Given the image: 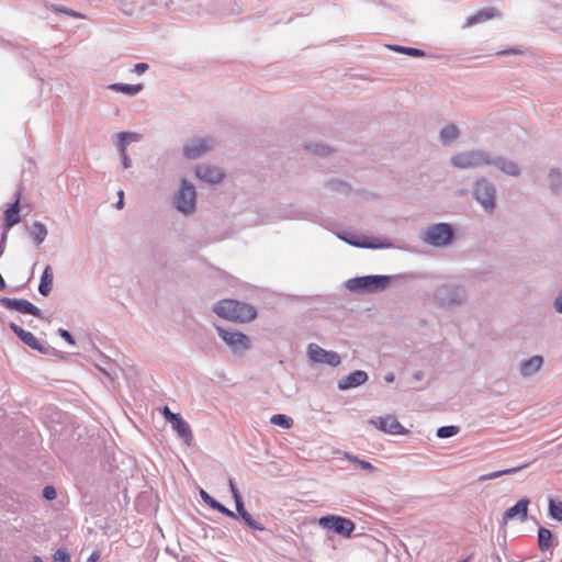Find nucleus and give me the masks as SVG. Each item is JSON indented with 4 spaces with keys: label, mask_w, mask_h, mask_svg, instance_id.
Wrapping results in <instances>:
<instances>
[{
    "label": "nucleus",
    "mask_w": 562,
    "mask_h": 562,
    "mask_svg": "<svg viewBox=\"0 0 562 562\" xmlns=\"http://www.w3.org/2000/svg\"><path fill=\"white\" fill-rule=\"evenodd\" d=\"M166 552L169 553L170 555H172L173 558L178 559V554L171 550L169 547L166 548Z\"/></svg>",
    "instance_id": "69168bd1"
},
{
    "label": "nucleus",
    "mask_w": 562,
    "mask_h": 562,
    "mask_svg": "<svg viewBox=\"0 0 562 562\" xmlns=\"http://www.w3.org/2000/svg\"><path fill=\"white\" fill-rule=\"evenodd\" d=\"M109 89L112 91H115V92H121L126 95L133 97V95H136L137 93H139L144 89V85L143 83L130 85V83L116 82V83L110 85Z\"/></svg>",
    "instance_id": "c85d7f7f"
},
{
    "label": "nucleus",
    "mask_w": 562,
    "mask_h": 562,
    "mask_svg": "<svg viewBox=\"0 0 562 562\" xmlns=\"http://www.w3.org/2000/svg\"><path fill=\"white\" fill-rule=\"evenodd\" d=\"M548 182L551 194L559 195L562 190V172L559 168H551L548 173Z\"/></svg>",
    "instance_id": "cd10ccee"
},
{
    "label": "nucleus",
    "mask_w": 562,
    "mask_h": 562,
    "mask_svg": "<svg viewBox=\"0 0 562 562\" xmlns=\"http://www.w3.org/2000/svg\"><path fill=\"white\" fill-rule=\"evenodd\" d=\"M195 176L207 183L216 184L224 178V172L221 168L210 165H199L195 168Z\"/></svg>",
    "instance_id": "6ab92c4d"
},
{
    "label": "nucleus",
    "mask_w": 562,
    "mask_h": 562,
    "mask_svg": "<svg viewBox=\"0 0 562 562\" xmlns=\"http://www.w3.org/2000/svg\"><path fill=\"white\" fill-rule=\"evenodd\" d=\"M553 306L558 313L562 314V292L555 296Z\"/></svg>",
    "instance_id": "09e8293b"
},
{
    "label": "nucleus",
    "mask_w": 562,
    "mask_h": 562,
    "mask_svg": "<svg viewBox=\"0 0 562 562\" xmlns=\"http://www.w3.org/2000/svg\"><path fill=\"white\" fill-rule=\"evenodd\" d=\"M235 502V506H236V515L237 517L244 513L247 512L246 507H245V503H244V499H243V496L241 497H236V499H234Z\"/></svg>",
    "instance_id": "c03bdc74"
},
{
    "label": "nucleus",
    "mask_w": 562,
    "mask_h": 562,
    "mask_svg": "<svg viewBox=\"0 0 562 562\" xmlns=\"http://www.w3.org/2000/svg\"><path fill=\"white\" fill-rule=\"evenodd\" d=\"M529 504L530 501L527 497L519 499L514 506L505 510L502 524L505 526L509 520L515 518L519 519L520 521L527 520Z\"/></svg>",
    "instance_id": "f3484780"
},
{
    "label": "nucleus",
    "mask_w": 562,
    "mask_h": 562,
    "mask_svg": "<svg viewBox=\"0 0 562 562\" xmlns=\"http://www.w3.org/2000/svg\"><path fill=\"white\" fill-rule=\"evenodd\" d=\"M527 464H524L521 467H517V468H512V469H506V470H502V471H496V472H491L488 474H484L482 476H480V481H486V480H494V479H497L502 475H505V474H514L516 472H518L519 470L526 468Z\"/></svg>",
    "instance_id": "f704fd0d"
},
{
    "label": "nucleus",
    "mask_w": 562,
    "mask_h": 562,
    "mask_svg": "<svg viewBox=\"0 0 562 562\" xmlns=\"http://www.w3.org/2000/svg\"><path fill=\"white\" fill-rule=\"evenodd\" d=\"M460 427L456 425L441 426L437 429V437L441 439L450 438L458 435Z\"/></svg>",
    "instance_id": "c9c22d12"
},
{
    "label": "nucleus",
    "mask_w": 562,
    "mask_h": 562,
    "mask_svg": "<svg viewBox=\"0 0 562 562\" xmlns=\"http://www.w3.org/2000/svg\"><path fill=\"white\" fill-rule=\"evenodd\" d=\"M182 419V416L179 413H172L169 417H167V422L173 426V423L179 422Z\"/></svg>",
    "instance_id": "603ef678"
},
{
    "label": "nucleus",
    "mask_w": 562,
    "mask_h": 562,
    "mask_svg": "<svg viewBox=\"0 0 562 562\" xmlns=\"http://www.w3.org/2000/svg\"><path fill=\"white\" fill-rule=\"evenodd\" d=\"M557 544L555 537L553 532L546 528L540 526L538 528V547L541 552H546L550 549H552Z\"/></svg>",
    "instance_id": "5701e85b"
},
{
    "label": "nucleus",
    "mask_w": 562,
    "mask_h": 562,
    "mask_svg": "<svg viewBox=\"0 0 562 562\" xmlns=\"http://www.w3.org/2000/svg\"><path fill=\"white\" fill-rule=\"evenodd\" d=\"M25 229L36 247L43 244L48 234L47 227L41 222H33L31 225L25 224Z\"/></svg>",
    "instance_id": "4be33fe9"
},
{
    "label": "nucleus",
    "mask_w": 562,
    "mask_h": 562,
    "mask_svg": "<svg viewBox=\"0 0 562 562\" xmlns=\"http://www.w3.org/2000/svg\"><path fill=\"white\" fill-rule=\"evenodd\" d=\"M100 559V552L93 551L86 562H97Z\"/></svg>",
    "instance_id": "6e6d98bb"
},
{
    "label": "nucleus",
    "mask_w": 562,
    "mask_h": 562,
    "mask_svg": "<svg viewBox=\"0 0 562 562\" xmlns=\"http://www.w3.org/2000/svg\"><path fill=\"white\" fill-rule=\"evenodd\" d=\"M213 312L227 321L235 323H248L257 317V310L254 305L234 299L218 301Z\"/></svg>",
    "instance_id": "f03ea898"
},
{
    "label": "nucleus",
    "mask_w": 562,
    "mask_h": 562,
    "mask_svg": "<svg viewBox=\"0 0 562 562\" xmlns=\"http://www.w3.org/2000/svg\"><path fill=\"white\" fill-rule=\"evenodd\" d=\"M58 335L65 339L68 344L70 345H75L76 341H75V338L74 336L71 335V333L67 329H64V328H59L58 329Z\"/></svg>",
    "instance_id": "37998d69"
},
{
    "label": "nucleus",
    "mask_w": 562,
    "mask_h": 562,
    "mask_svg": "<svg viewBox=\"0 0 562 562\" xmlns=\"http://www.w3.org/2000/svg\"><path fill=\"white\" fill-rule=\"evenodd\" d=\"M434 299L440 307L452 308L467 300V290L454 283H442L434 292Z\"/></svg>",
    "instance_id": "20e7f679"
},
{
    "label": "nucleus",
    "mask_w": 562,
    "mask_h": 562,
    "mask_svg": "<svg viewBox=\"0 0 562 562\" xmlns=\"http://www.w3.org/2000/svg\"><path fill=\"white\" fill-rule=\"evenodd\" d=\"M172 429L177 432L178 437L183 440L188 446L193 441L192 430L190 425L182 418L177 423H173L171 426Z\"/></svg>",
    "instance_id": "bb28decb"
},
{
    "label": "nucleus",
    "mask_w": 562,
    "mask_h": 562,
    "mask_svg": "<svg viewBox=\"0 0 562 562\" xmlns=\"http://www.w3.org/2000/svg\"><path fill=\"white\" fill-rule=\"evenodd\" d=\"M346 458L363 471H367L369 473H373L376 471V468L367 460L359 459L358 457L352 456L350 453H346Z\"/></svg>",
    "instance_id": "72a5a7b5"
},
{
    "label": "nucleus",
    "mask_w": 562,
    "mask_h": 562,
    "mask_svg": "<svg viewBox=\"0 0 562 562\" xmlns=\"http://www.w3.org/2000/svg\"><path fill=\"white\" fill-rule=\"evenodd\" d=\"M370 424L374 425L379 430L391 434V435H407L408 429L403 427L401 423L393 415H386L385 417H376L369 420Z\"/></svg>",
    "instance_id": "2eb2a0df"
},
{
    "label": "nucleus",
    "mask_w": 562,
    "mask_h": 562,
    "mask_svg": "<svg viewBox=\"0 0 562 562\" xmlns=\"http://www.w3.org/2000/svg\"><path fill=\"white\" fill-rule=\"evenodd\" d=\"M68 8L60 5V4H52V11L55 13H63L65 14L67 12Z\"/></svg>",
    "instance_id": "5fc2aeb1"
},
{
    "label": "nucleus",
    "mask_w": 562,
    "mask_h": 562,
    "mask_svg": "<svg viewBox=\"0 0 562 562\" xmlns=\"http://www.w3.org/2000/svg\"><path fill=\"white\" fill-rule=\"evenodd\" d=\"M387 47L396 53L405 54L412 57H425L427 55L425 50L415 47L402 45H389Z\"/></svg>",
    "instance_id": "7c9ffc66"
},
{
    "label": "nucleus",
    "mask_w": 562,
    "mask_h": 562,
    "mask_svg": "<svg viewBox=\"0 0 562 562\" xmlns=\"http://www.w3.org/2000/svg\"><path fill=\"white\" fill-rule=\"evenodd\" d=\"M215 328L218 336L224 340V342L231 348L233 352L243 353L250 349L251 341L246 334L217 325Z\"/></svg>",
    "instance_id": "6e6552de"
},
{
    "label": "nucleus",
    "mask_w": 562,
    "mask_h": 562,
    "mask_svg": "<svg viewBox=\"0 0 562 562\" xmlns=\"http://www.w3.org/2000/svg\"><path fill=\"white\" fill-rule=\"evenodd\" d=\"M100 370L110 379V380H114L115 376H116V373L115 371H109V370H105V369H101Z\"/></svg>",
    "instance_id": "bf43d9fd"
},
{
    "label": "nucleus",
    "mask_w": 562,
    "mask_h": 562,
    "mask_svg": "<svg viewBox=\"0 0 562 562\" xmlns=\"http://www.w3.org/2000/svg\"><path fill=\"white\" fill-rule=\"evenodd\" d=\"M238 519H240L248 528L252 530L263 531L266 530L265 526L259 522L258 520L254 519L252 516L246 512L238 516Z\"/></svg>",
    "instance_id": "473e14b6"
},
{
    "label": "nucleus",
    "mask_w": 562,
    "mask_h": 562,
    "mask_svg": "<svg viewBox=\"0 0 562 562\" xmlns=\"http://www.w3.org/2000/svg\"><path fill=\"white\" fill-rule=\"evenodd\" d=\"M42 496L44 499L46 501H53L56 498L57 496V493H56V490L53 485H46L43 490H42Z\"/></svg>",
    "instance_id": "a19ab883"
},
{
    "label": "nucleus",
    "mask_w": 562,
    "mask_h": 562,
    "mask_svg": "<svg viewBox=\"0 0 562 562\" xmlns=\"http://www.w3.org/2000/svg\"><path fill=\"white\" fill-rule=\"evenodd\" d=\"M542 364L543 358L536 355L520 362L519 372L524 378H529L537 373L541 369Z\"/></svg>",
    "instance_id": "412c9836"
},
{
    "label": "nucleus",
    "mask_w": 562,
    "mask_h": 562,
    "mask_svg": "<svg viewBox=\"0 0 562 562\" xmlns=\"http://www.w3.org/2000/svg\"><path fill=\"white\" fill-rule=\"evenodd\" d=\"M149 69V65L147 63H137L134 65L133 72L137 75H143Z\"/></svg>",
    "instance_id": "a18cd8bd"
},
{
    "label": "nucleus",
    "mask_w": 562,
    "mask_h": 562,
    "mask_svg": "<svg viewBox=\"0 0 562 562\" xmlns=\"http://www.w3.org/2000/svg\"><path fill=\"white\" fill-rule=\"evenodd\" d=\"M394 379H395V375H394V373H393V372H389V373H386V374H385V376H384V381H385V382H387V383L393 382V381H394Z\"/></svg>",
    "instance_id": "e2e57ef3"
},
{
    "label": "nucleus",
    "mask_w": 562,
    "mask_h": 562,
    "mask_svg": "<svg viewBox=\"0 0 562 562\" xmlns=\"http://www.w3.org/2000/svg\"><path fill=\"white\" fill-rule=\"evenodd\" d=\"M548 516L557 521H562V502L552 497L549 498Z\"/></svg>",
    "instance_id": "c756f323"
},
{
    "label": "nucleus",
    "mask_w": 562,
    "mask_h": 562,
    "mask_svg": "<svg viewBox=\"0 0 562 562\" xmlns=\"http://www.w3.org/2000/svg\"><path fill=\"white\" fill-rule=\"evenodd\" d=\"M9 327L18 336V338L31 349L36 350L43 355L48 353L49 348L41 344L31 331L23 329L21 326L13 322L9 324Z\"/></svg>",
    "instance_id": "dca6fc26"
},
{
    "label": "nucleus",
    "mask_w": 562,
    "mask_h": 562,
    "mask_svg": "<svg viewBox=\"0 0 562 562\" xmlns=\"http://www.w3.org/2000/svg\"><path fill=\"white\" fill-rule=\"evenodd\" d=\"M5 288H7V283L4 281L2 274L0 273V291L5 290Z\"/></svg>",
    "instance_id": "0e129e2a"
},
{
    "label": "nucleus",
    "mask_w": 562,
    "mask_h": 562,
    "mask_svg": "<svg viewBox=\"0 0 562 562\" xmlns=\"http://www.w3.org/2000/svg\"><path fill=\"white\" fill-rule=\"evenodd\" d=\"M450 164L458 169L493 166L498 171L512 177H518L521 172L520 167L514 160L501 155H493L491 151L481 148L458 153L450 158Z\"/></svg>",
    "instance_id": "f257e3e1"
},
{
    "label": "nucleus",
    "mask_w": 562,
    "mask_h": 562,
    "mask_svg": "<svg viewBox=\"0 0 562 562\" xmlns=\"http://www.w3.org/2000/svg\"><path fill=\"white\" fill-rule=\"evenodd\" d=\"M228 485H229V491H231L234 499H236V497H241V494L239 493L233 479H229Z\"/></svg>",
    "instance_id": "49530a36"
},
{
    "label": "nucleus",
    "mask_w": 562,
    "mask_h": 562,
    "mask_svg": "<svg viewBox=\"0 0 562 562\" xmlns=\"http://www.w3.org/2000/svg\"><path fill=\"white\" fill-rule=\"evenodd\" d=\"M307 357L312 362L325 363L334 368L338 367L341 362V358L336 351L326 350L316 344L308 345Z\"/></svg>",
    "instance_id": "9b49d317"
},
{
    "label": "nucleus",
    "mask_w": 562,
    "mask_h": 562,
    "mask_svg": "<svg viewBox=\"0 0 562 562\" xmlns=\"http://www.w3.org/2000/svg\"><path fill=\"white\" fill-rule=\"evenodd\" d=\"M21 196L22 188L20 187L15 194L12 203L8 205L3 213V232L8 233L14 225L21 222L20 210H21Z\"/></svg>",
    "instance_id": "4468645a"
},
{
    "label": "nucleus",
    "mask_w": 562,
    "mask_h": 562,
    "mask_svg": "<svg viewBox=\"0 0 562 562\" xmlns=\"http://www.w3.org/2000/svg\"><path fill=\"white\" fill-rule=\"evenodd\" d=\"M338 238L345 243L358 247V248H370V249H382L390 248L392 244L390 241H382L380 239H360L357 235L349 232H341L337 234Z\"/></svg>",
    "instance_id": "ddd939ff"
},
{
    "label": "nucleus",
    "mask_w": 562,
    "mask_h": 562,
    "mask_svg": "<svg viewBox=\"0 0 562 562\" xmlns=\"http://www.w3.org/2000/svg\"><path fill=\"white\" fill-rule=\"evenodd\" d=\"M270 423L283 429H289L293 425V419L284 414H274L271 416Z\"/></svg>",
    "instance_id": "2f4dec72"
},
{
    "label": "nucleus",
    "mask_w": 562,
    "mask_h": 562,
    "mask_svg": "<svg viewBox=\"0 0 562 562\" xmlns=\"http://www.w3.org/2000/svg\"><path fill=\"white\" fill-rule=\"evenodd\" d=\"M306 148L318 156H326L330 151L329 148L323 144L307 145Z\"/></svg>",
    "instance_id": "58836bf2"
},
{
    "label": "nucleus",
    "mask_w": 562,
    "mask_h": 562,
    "mask_svg": "<svg viewBox=\"0 0 562 562\" xmlns=\"http://www.w3.org/2000/svg\"><path fill=\"white\" fill-rule=\"evenodd\" d=\"M471 194L485 212L494 213L496 209V188L492 181L485 177L476 178Z\"/></svg>",
    "instance_id": "39448f33"
},
{
    "label": "nucleus",
    "mask_w": 562,
    "mask_h": 562,
    "mask_svg": "<svg viewBox=\"0 0 562 562\" xmlns=\"http://www.w3.org/2000/svg\"><path fill=\"white\" fill-rule=\"evenodd\" d=\"M32 562H44V561H43V559H42L41 557H38V555H34V557L32 558Z\"/></svg>",
    "instance_id": "338daca9"
},
{
    "label": "nucleus",
    "mask_w": 562,
    "mask_h": 562,
    "mask_svg": "<svg viewBox=\"0 0 562 562\" xmlns=\"http://www.w3.org/2000/svg\"><path fill=\"white\" fill-rule=\"evenodd\" d=\"M184 561H190V558L189 557H183L182 562H184Z\"/></svg>",
    "instance_id": "774afa93"
},
{
    "label": "nucleus",
    "mask_w": 562,
    "mask_h": 562,
    "mask_svg": "<svg viewBox=\"0 0 562 562\" xmlns=\"http://www.w3.org/2000/svg\"><path fill=\"white\" fill-rule=\"evenodd\" d=\"M200 496L202 498V501L209 505L212 509L215 508V506H217L218 504V501H216L213 496H211L206 491L204 490H200Z\"/></svg>",
    "instance_id": "ea45409f"
},
{
    "label": "nucleus",
    "mask_w": 562,
    "mask_h": 562,
    "mask_svg": "<svg viewBox=\"0 0 562 562\" xmlns=\"http://www.w3.org/2000/svg\"><path fill=\"white\" fill-rule=\"evenodd\" d=\"M119 201L115 203L117 210H122L124 207V192L120 190L117 192Z\"/></svg>",
    "instance_id": "864d4df0"
},
{
    "label": "nucleus",
    "mask_w": 562,
    "mask_h": 562,
    "mask_svg": "<svg viewBox=\"0 0 562 562\" xmlns=\"http://www.w3.org/2000/svg\"><path fill=\"white\" fill-rule=\"evenodd\" d=\"M498 16H501V12L496 8H493V7L484 8L482 10H479L473 15H470L464 23V27H470L472 25L483 23L485 21H488L494 18H498Z\"/></svg>",
    "instance_id": "aec40b11"
},
{
    "label": "nucleus",
    "mask_w": 562,
    "mask_h": 562,
    "mask_svg": "<svg viewBox=\"0 0 562 562\" xmlns=\"http://www.w3.org/2000/svg\"><path fill=\"white\" fill-rule=\"evenodd\" d=\"M424 375H425V374H424V371H422V370H417V371H415V372H414L413 378H414V380H416V381H420V380H423V379H424Z\"/></svg>",
    "instance_id": "052dcab7"
},
{
    "label": "nucleus",
    "mask_w": 562,
    "mask_h": 562,
    "mask_svg": "<svg viewBox=\"0 0 562 562\" xmlns=\"http://www.w3.org/2000/svg\"><path fill=\"white\" fill-rule=\"evenodd\" d=\"M116 143L115 146L119 153L126 151L128 144L132 142H138L140 139V134L133 132H120L116 134Z\"/></svg>",
    "instance_id": "a878e982"
},
{
    "label": "nucleus",
    "mask_w": 562,
    "mask_h": 562,
    "mask_svg": "<svg viewBox=\"0 0 562 562\" xmlns=\"http://www.w3.org/2000/svg\"><path fill=\"white\" fill-rule=\"evenodd\" d=\"M120 154V158H121V162H122V166L127 169L131 167L132 162H131V159L127 155V151H124V153H119Z\"/></svg>",
    "instance_id": "de8ad7c7"
},
{
    "label": "nucleus",
    "mask_w": 562,
    "mask_h": 562,
    "mask_svg": "<svg viewBox=\"0 0 562 562\" xmlns=\"http://www.w3.org/2000/svg\"><path fill=\"white\" fill-rule=\"evenodd\" d=\"M66 15H70V16H74V18H78V19H82L83 18V14L72 10V9H69L67 10V12L65 13Z\"/></svg>",
    "instance_id": "13d9d810"
},
{
    "label": "nucleus",
    "mask_w": 562,
    "mask_h": 562,
    "mask_svg": "<svg viewBox=\"0 0 562 562\" xmlns=\"http://www.w3.org/2000/svg\"><path fill=\"white\" fill-rule=\"evenodd\" d=\"M520 54H522V50H520L518 48H509V49H505V50L497 53V55H520Z\"/></svg>",
    "instance_id": "3c124183"
},
{
    "label": "nucleus",
    "mask_w": 562,
    "mask_h": 562,
    "mask_svg": "<svg viewBox=\"0 0 562 562\" xmlns=\"http://www.w3.org/2000/svg\"><path fill=\"white\" fill-rule=\"evenodd\" d=\"M53 280H54V273L52 267L48 265L45 267L40 284H38V292L43 296H48L53 289Z\"/></svg>",
    "instance_id": "393cba45"
},
{
    "label": "nucleus",
    "mask_w": 562,
    "mask_h": 562,
    "mask_svg": "<svg viewBox=\"0 0 562 562\" xmlns=\"http://www.w3.org/2000/svg\"><path fill=\"white\" fill-rule=\"evenodd\" d=\"M214 510L220 512L221 514L225 515L226 517L237 519V515L235 514V512L231 510L229 508H227L220 502H218L217 506H215Z\"/></svg>",
    "instance_id": "79ce46f5"
},
{
    "label": "nucleus",
    "mask_w": 562,
    "mask_h": 562,
    "mask_svg": "<svg viewBox=\"0 0 562 562\" xmlns=\"http://www.w3.org/2000/svg\"><path fill=\"white\" fill-rule=\"evenodd\" d=\"M391 281V276L369 274L348 279L345 285L352 293L369 294L384 291Z\"/></svg>",
    "instance_id": "7ed1b4c3"
},
{
    "label": "nucleus",
    "mask_w": 562,
    "mask_h": 562,
    "mask_svg": "<svg viewBox=\"0 0 562 562\" xmlns=\"http://www.w3.org/2000/svg\"><path fill=\"white\" fill-rule=\"evenodd\" d=\"M318 524L345 538H350L356 529V524L351 519L338 515L322 516Z\"/></svg>",
    "instance_id": "1a4fd4ad"
},
{
    "label": "nucleus",
    "mask_w": 562,
    "mask_h": 562,
    "mask_svg": "<svg viewBox=\"0 0 562 562\" xmlns=\"http://www.w3.org/2000/svg\"><path fill=\"white\" fill-rule=\"evenodd\" d=\"M7 238H8V233L2 232L1 238H0V258L2 257V255L4 252Z\"/></svg>",
    "instance_id": "8fccbe9b"
},
{
    "label": "nucleus",
    "mask_w": 562,
    "mask_h": 562,
    "mask_svg": "<svg viewBox=\"0 0 562 562\" xmlns=\"http://www.w3.org/2000/svg\"><path fill=\"white\" fill-rule=\"evenodd\" d=\"M0 305L9 311L43 318L42 311L26 299L2 296L0 297Z\"/></svg>",
    "instance_id": "9d476101"
},
{
    "label": "nucleus",
    "mask_w": 562,
    "mask_h": 562,
    "mask_svg": "<svg viewBox=\"0 0 562 562\" xmlns=\"http://www.w3.org/2000/svg\"><path fill=\"white\" fill-rule=\"evenodd\" d=\"M456 231L450 223L429 225L424 233L423 241L432 247H447L456 240Z\"/></svg>",
    "instance_id": "423d86ee"
},
{
    "label": "nucleus",
    "mask_w": 562,
    "mask_h": 562,
    "mask_svg": "<svg viewBox=\"0 0 562 562\" xmlns=\"http://www.w3.org/2000/svg\"><path fill=\"white\" fill-rule=\"evenodd\" d=\"M327 184L333 191H337V192H341V193H348L351 189L347 182L338 180V179H333V180L328 181Z\"/></svg>",
    "instance_id": "e433bc0d"
},
{
    "label": "nucleus",
    "mask_w": 562,
    "mask_h": 562,
    "mask_svg": "<svg viewBox=\"0 0 562 562\" xmlns=\"http://www.w3.org/2000/svg\"><path fill=\"white\" fill-rule=\"evenodd\" d=\"M53 558L56 562H69L70 553L66 548H59L55 551Z\"/></svg>",
    "instance_id": "4c0bfd02"
},
{
    "label": "nucleus",
    "mask_w": 562,
    "mask_h": 562,
    "mask_svg": "<svg viewBox=\"0 0 562 562\" xmlns=\"http://www.w3.org/2000/svg\"><path fill=\"white\" fill-rule=\"evenodd\" d=\"M214 146L213 138H194L186 144L182 148V155L184 158L195 160L204 156Z\"/></svg>",
    "instance_id": "f8f14e48"
},
{
    "label": "nucleus",
    "mask_w": 562,
    "mask_h": 562,
    "mask_svg": "<svg viewBox=\"0 0 562 562\" xmlns=\"http://www.w3.org/2000/svg\"><path fill=\"white\" fill-rule=\"evenodd\" d=\"M369 380V374L363 370H355L348 375L338 380L337 387L339 391H347L364 384Z\"/></svg>",
    "instance_id": "a211bd4d"
},
{
    "label": "nucleus",
    "mask_w": 562,
    "mask_h": 562,
    "mask_svg": "<svg viewBox=\"0 0 562 562\" xmlns=\"http://www.w3.org/2000/svg\"><path fill=\"white\" fill-rule=\"evenodd\" d=\"M173 206L183 215H191L196 210V190L192 182L182 178L180 188L173 198Z\"/></svg>",
    "instance_id": "0eeeda50"
},
{
    "label": "nucleus",
    "mask_w": 562,
    "mask_h": 562,
    "mask_svg": "<svg viewBox=\"0 0 562 562\" xmlns=\"http://www.w3.org/2000/svg\"><path fill=\"white\" fill-rule=\"evenodd\" d=\"M66 15H70V16H74V18H78V19H82L83 18V14L72 10V9H69L67 10V12L65 13Z\"/></svg>",
    "instance_id": "4d7b16f0"
},
{
    "label": "nucleus",
    "mask_w": 562,
    "mask_h": 562,
    "mask_svg": "<svg viewBox=\"0 0 562 562\" xmlns=\"http://www.w3.org/2000/svg\"><path fill=\"white\" fill-rule=\"evenodd\" d=\"M460 128L456 124L450 123L440 130L439 142L443 146H450L454 140H457L460 137Z\"/></svg>",
    "instance_id": "b1692460"
},
{
    "label": "nucleus",
    "mask_w": 562,
    "mask_h": 562,
    "mask_svg": "<svg viewBox=\"0 0 562 562\" xmlns=\"http://www.w3.org/2000/svg\"><path fill=\"white\" fill-rule=\"evenodd\" d=\"M172 413L173 412H171L168 406H164L161 408V414H162V416L165 417L166 420H167V417H169Z\"/></svg>",
    "instance_id": "680f3d73"
}]
</instances>
